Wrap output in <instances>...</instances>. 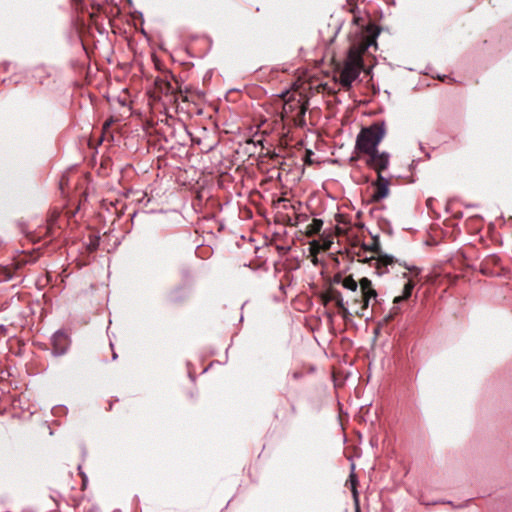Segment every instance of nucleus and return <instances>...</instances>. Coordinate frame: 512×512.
Here are the masks:
<instances>
[{
	"label": "nucleus",
	"instance_id": "nucleus-1",
	"mask_svg": "<svg viewBox=\"0 0 512 512\" xmlns=\"http://www.w3.org/2000/svg\"><path fill=\"white\" fill-rule=\"evenodd\" d=\"M379 34H361V37L353 40L346 60L339 73L340 84L349 89L352 83L359 77L363 69V55L373 48L377 49L376 36Z\"/></svg>",
	"mask_w": 512,
	"mask_h": 512
},
{
	"label": "nucleus",
	"instance_id": "nucleus-2",
	"mask_svg": "<svg viewBox=\"0 0 512 512\" xmlns=\"http://www.w3.org/2000/svg\"><path fill=\"white\" fill-rule=\"evenodd\" d=\"M386 134L385 124L374 123L362 128L356 138V150L361 154H368L378 150L377 147Z\"/></svg>",
	"mask_w": 512,
	"mask_h": 512
},
{
	"label": "nucleus",
	"instance_id": "nucleus-3",
	"mask_svg": "<svg viewBox=\"0 0 512 512\" xmlns=\"http://www.w3.org/2000/svg\"><path fill=\"white\" fill-rule=\"evenodd\" d=\"M342 286L350 290L352 292H356L358 288V283L353 279L352 276H347L342 280ZM359 287H360V293H361V299H355L354 301L356 303H362V310H365L368 308L370 301L376 300L377 292L372 286V282L370 279L363 277L359 281Z\"/></svg>",
	"mask_w": 512,
	"mask_h": 512
},
{
	"label": "nucleus",
	"instance_id": "nucleus-4",
	"mask_svg": "<svg viewBox=\"0 0 512 512\" xmlns=\"http://www.w3.org/2000/svg\"><path fill=\"white\" fill-rule=\"evenodd\" d=\"M366 165L375 170L377 175L382 174L384 170L389 167L390 164V154L388 152L379 150H375L374 152H370L366 154L365 159Z\"/></svg>",
	"mask_w": 512,
	"mask_h": 512
},
{
	"label": "nucleus",
	"instance_id": "nucleus-5",
	"mask_svg": "<svg viewBox=\"0 0 512 512\" xmlns=\"http://www.w3.org/2000/svg\"><path fill=\"white\" fill-rule=\"evenodd\" d=\"M390 180L379 173L377 179L372 182L374 193L372 194V200L379 202L385 199L389 195Z\"/></svg>",
	"mask_w": 512,
	"mask_h": 512
},
{
	"label": "nucleus",
	"instance_id": "nucleus-6",
	"mask_svg": "<svg viewBox=\"0 0 512 512\" xmlns=\"http://www.w3.org/2000/svg\"><path fill=\"white\" fill-rule=\"evenodd\" d=\"M87 18H88L87 28L89 31L96 30L98 33L103 32L104 27L102 26V23H100L99 20H101V21L106 20L105 15L88 13Z\"/></svg>",
	"mask_w": 512,
	"mask_h": 512
},
{
	"label": "nucleus",
	"instance_id": "nucleus-7",
	"mask_svg": "<svg viewBox=\"0 0 512 512\" xmlns=\"http://www.w3.org/2000/svg\"><path fill=\"white\" fill-rule=\"evenodd\" d=\"M307 111V103L303 102L298 110L291 116L292 121L296 126L303 127L306 124L305 114Z\"/></svg>",
	"mask_w": 512,
	"mask_h": 512
},
{
	"label": "nucleus",
	"instance_id": "nucleus-8",
	"mask_svg": "<svg viewBox=\"0 0 512 512\" xmlns=\"http://www.w3.org/2000/svg\"><path fill=\"white\" fill-rule=\"evenodd\" d=\"M301 100L289 99L283 105V114L287 117H291L302 104Z\"/></svg>",
	"mask_w": 512,
	"mask_h": 512
},
{
	"label": "nucleus",
	"instance_id": "nucleus-9",
	"mask_svg": "<svg viewBox=\"0 0 512 512\" xmlns=\"http://www.w3.org/2000/svg\"><path fill=\"white\" fill-rule=\"evenodd\" d=\"M415 287V283L412 280H408L404 286L403 293L400 296L394 298L393 303L398 304L411 296L412 290Z\"/></svg>",
	"mask_w": 512,
	"mask_h": 512
},
{
	"label": "nucleus",
	"instance_id": "nucleus-10",
	"mask_svg": "<svg viewBox=\"0 0 512 512\" xmlns=\"http://www.w3.org/2000/svg\"><path fill=\"white\" fill-rule=\"evenodd\" d=\"M323 226V221L320 219H313L307 227V234L314 235L320 232Z\"/></svg>",
	"mask_w": 512,
	"mask_h": 512
},
{
	"label": "nucleus",
	"instance_id": "nucleus-11",
	"mask_svg": "<svg viewBox=\"0 0 512 512\" xmlns=\"http://www.w3.org/2000/svg\"><path fill=\"white\" fill-rule=\"evenodd\" d=\"M333 299L335 300L337 307L341 310L343 317H347L348 315H350V312L346 307L343 297L340 293L335 294L333 296Z\"/></svg>",
	"mask_w": 512,
	"mask_h": 512
},
{
	"label": "nucleus",
	"instance_id": "nucleus-12",
	"mask_svg": "<svg viewBox=\"0 0 512 512\" xmlns=\"http://www.w3.org/2000/svg\"><path fill=\"white\" fill-rule=\"evenodd\" d=\"M350 482H351L353 497L356 502V506H358V493H357V489H356L357 480H356V476L353 473L350 475ZM356 512H359V507H356Z\"/></svg>",
	"mask_w": 512,
	"mask_h": 512
},
{
	"label": "nucleus",
	"instance_id": "nucleus-13",
	"mask_svg": "<svg viewBox=\"0 0 512 512\" xmlns=\"http://www.w3.org/2000/svg\"><path fill=\"white\" fill-rule=\"evenodd\" d=\"M66 338H67L66 334L62 331H57L54 333L52 339H53L55 350H59L57 348L58 342H61L62 340H66Z\"/></svg>",
	"mask_w": 512,
	"mask_h": 512
},
{
	"label": "nucleus",
	"instance_id": "nucleus-14",
	"mask_svg": "<svg viewBox=\"0 0 512 512\" xmlns=\"http://www.w3.org/2000/svg\"><path fill=\"white\" fill-rule=\"evenodd\" d=\"M364 27L365 26L362 23L361 24V29H362L361 32H377V33L382 32V29L379 26L372 24V23H370L365 29H364Z\"/></svg>",
	"mask_w": 512,
	"mask_h": 512
},
{
	"label": "nucleus",
	"instance_id": "nucleus-15",
	"mask_svg": "<svg viewBox=\"0 0 512 512\" xmlns=\"http://www.w3.org/2000/svg\"><path fill=\"white\" fill-rule=\"evenodd\" d=\"M379 262H381L383 265H389V264H392L394 262V257L393 256H389V255H385L383 257H381L379 259Z\"/></svg>",
	"mask_w": 512,
	"mask_h": 512
},
{
	"label": "nucleus",
	"instance_id": "nucleus-16",
	"mask_svg": "<svg viewBox=\"0 0 512 512\" xmlns=\"http://www.w3.org/2000/svg\"><path fill=\"white\" fill-rule=\"evenodd\" d=\"M404 267L407 270L413 272L416 276L420 274V269L416 266H410V265L404 264Z\"/></svg>",
	"mask_w": 512,
	"mask_h": 512
},
{
	"label": "nucleus",
	"instance_id": "nucleus-17",
	"mask_svg": "<svg viewBox=\"0 0 512 512\" xmlns=\"http://www.w3.org/2000/svg\"><path fill=\"white\" fill-rule=\"evenodd\" d=\"M359 20H360L359 18L353 17V21L356 22L357 24H358Z\"/></svg>",
	"mask_w": 512,
	"mask_h": 512
},
{
	"label": "nucleus",
	"instance_id": "nucleus-18",
	"mask_svg": "<svg viewBox=\"0 0 512 512\" xmlns=\"http://www.w3.org/2000/svg\"><path fill=\"white\" fill-rule=\"evenodd\" d=\"M403 278L410 280L407 273L403 274Z\"/></svg>",
	"mask_w": 512,
	"mask_h": 512
}]
</instances>
